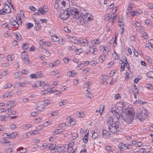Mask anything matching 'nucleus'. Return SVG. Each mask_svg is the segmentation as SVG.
I'll list each match as a JSON object with an SVG mask.
<instances>
[{
    "instance_id": "obj_1",
    "label": "nucleus",
    "mask_w": 153,
    "mask_h": 153,
    "mask_svg": "<svg viewBox=\"0 0 153 153\" xmlns=\"http://www.w3.org/2000/svg\"><path fill=\"white\" fill-rule=\"evenodd\" d=\"M112 111V113L118 120L121 119L122 120H123L128 124H130L133 122L135 115L134 111L133 110L128 109L126 111V112L124 114V116L123 114L119 115V114L115 110H114Z\"/></svg>"
},
{
    "instance_id": "obj_2",
    "label": "nucleus",
    "mask_w": 153,
    "mask_h": 153,
    "mask_svg": "<svg viewBox=\"0 0 153 153\" xmlns=\"http://www.w3.org/2000/svg\"><path fill=\"white\" fill-rule=\"evenodd\" d=\"M73 15V18L78 19L80 17L79 15V12L77 9L74 8H71L70 11L64 10V12L60 14V16L61 19L64 20L68 19L70 15V13Z\"/></svg>"
},
{
    "instance_id": "obj_3",
    "label": "nucleus",
    "mask_w": 153,
    "mask_h": 153,
    "mask_svg": "<svg viewBox=\"0 0 153 153\" xmlns=\"http://www.w3.org/2000/svg\"><path fill=\"white\" fill-rule=\"evenodd\" d=\"M137 112L136 117L140 121H143L146 118L148 114L145 109H140Z\"/></svg>"
},
{
    "instance_id": "obj_4",
    "label": "nucleus",
    "mask_w": 153,
    "mask_h": 153,
    "mask_svg": "<svg viewBox=\"0 0 153 153\" xmlns=\"http://www.w3.org/2000/svg\"><path fill=\"white\" fill-rule=\"evenodd\" d=\"M108 128L109 131L112 133H116L120 131V129L119 128V126L115 123H114V124L110 125Z\"/></svg>"
},
{
    "instance_id": "obj_5",
    "label": "nucleus",
    "mask_w": 153,
    "mask_h": 153,
    "mask_svg": "<svg viewBox=\"0 0 153 153\" xmlns=\"http://www.w3.org/2000/svg\"><path fill=\"white\" fill-rule=\"evenodd\" d=\"M38 11L41 14H44L48 11V9L47 6L45 5L42 8H40Z\"/></svg>"
},
{
    "instance_id": "obj_6",
    "label": "nucleus",
    "mask_w": 153,
    "mask_h": 153,
    "mask_svg": "<svg viewBox=\"0 0 153 153\" xmlns=\"http://www.w3.org/2000/svg\"><path fill=\"white\" fill-rule=\"evenodd\" d=\"M102 136L107 139H109L110 138V135L109 132L105 129H104L102 131Z\"/></svg>"
},
{
    "instance_id": "obj_7",
    "label": "nucleus",
    "mask_w": 153,
    "mask_h": 153,
    "mask_svg": "<svg viewBox=\"0 0 153 153\" xmlns=\"http://www.w3.org/2000/svg\"><path fill=\"white\" fill-rule=\"evenodd\" d=\"M10 23L11 25L14 26L15 28H17L19 27V24L13 19L10 20Z\"/></svg>"
},
{
    "instance_id": "obj_8",
    "label": "nucleus",
    "mask_w": 153,
    "mask_h": 153,
    "mask_svg": "<svg viewBox=\"0 0 153 153\" xmlns=\"http://www.w3.org/2000/svg\"><path fill=\"white\" fill-rule=\"evenodd\" d=\"M2 10L5 11V13H8L11 12V9L10 7L8 5L6 4L4 6V7L3 8Z\"/></svg>"
},
{
    "instance_id": "obj_9",
    "label": "nucleus",
    "mask_w": 153,
    "mask_h": 153,
    "mask_svg": "<svg viewBox=\"0 0 153 153\" xmlns=\"http://www.w3.org/2000/svg\"><path fill=\"white\" fill-rule=\"evenodd\" d=\"M45 105L40 103L37 104V110L39 111H42L45 108Z\"/></svg>"
},
{
    "instance_id": "obj_10",
    "label": "nucleus",
    "mask_w": 153,
    "mask_h": 153,
    "mask_svg": "<svg viewBox=\"0 0 153 153\" xmlns=\"http://www.w3.org/2000/svg\"><path fill=\"white\" fill-rule=\"evenodd\" d=\"M97 49H96V46L94 45L91 46L89 48V52L92 53L93 54H94V52L96 51Z\"/></svg>"
},
{
    "instance_id": "obj_11",
    "label": "nucleus",
    "mask_w": 153,
    "mask_h": 153,
    "mask_svg": "<svg viewBox=\"0 0 153 153\" xmlns=\"http://www.w3.org/2000/svg\"><path fill=\"white\" fill-rule=\"evenodd\" d=\"M131 90L134 93L136 94L138 93V89L137 86L135 85H134L132 86Z\"/></svg>"
},
{
    "instance_id": "obj_12",
    "label": "nucleus",
    "mask_w": 153,
    "mask_h": 153,
    "mask_svg": "<svg viewBox=\"0 0 153 153\" xmlns=\"http://www.w3.org/2000/svg\"><path fill=\"white\" fill-rule=\"evenodd\" d=\"M38 74H36V75L35 74H31L30 75V77L31 79H34L37 78L39 77H40L42 76V75L40 73L39 74L38 76Z\"/></svg>"
},
{
    "instance_id": "obj_13",
    "label": "nucleus",
    "mask_w": 153,
    "mask_h": 153,
    "mask_svg": "<svg viewBox=\"0 0 153 153\" xmlns=\"http://www.w3.org/2000/svg\"><path fill=\"white\" fill-rule=\"evenodd\" d=\"M33 20L34 21V22L35 23V27H36V30H38L40 29L41 27V26L40 25V24L39 23V22L36 20V19H33Z\"/></svg>"
},
{
    "instance_id": "obj_14",
    "label": "nucleus",
    "mask_w": 153,
    "mask_h": 153,
    "mask_svg": "<svg viewBox=\"0 0 153 153\" xmlns=\"http://www.w3.org/2000/svg\"><path fill=\"white\" fill-rule=\"evenodd\" d=\"M49 92L51 93H53L55 95H58L61 94V92L59 91H53V88H51L50 89Z\"/></svg>"
},
{
    "instance_id": "obj_15",
    "label": "nucleus",
    "mask_w": 153,
    "mask_h": 153,
    "mask_svg": "<svg viewBox=\"0 0 153 153\" xmlns=\"http://www.w3.org/2000/svg\"><path fill=\"white\" fill-rule=\"evenodd\" d=\"M67 145H68L67 149L69 150V151H68V152L71 153H74L75 152L76 148L74 150L73 147L72 146L69 147V145L68 144Z\"/></svg>"
},
{
    "instance_id": "obj_16",
    "label": "nucleus",
    "mask_w": 153,
    "mask_h": 153,
    "mask_svg": "<svg viewBox=\"0 0 153 153\" xmlns=\"http://www.w3.org/2000/svg\"><path fill=\"white\" fill-rule=\"evenodd\" d=\"M45 44V45L47 47L50 46L51 45V42H46L42 41H39V44L40 45V46L42 45H43Z\"/></svg>"
},
{
    "instance_id": "obj_17",
    "label": "nucleus",
    "mask_w": 153,
    "mask_h": 153,
    "mask_svg": "<svg viewBox=\"0 0 153 153\" xmlns=\"http://www.w3.org/2000/svg\"><path fill=\"white\" fill-rule=\"evenodd\" d=\"M14 103L12 101H10L7 102V105L10 107V108H12L14 106Z\"/></svg>"
},
{
    "instance_id": "obj_18",
    "label": "nucleus",
    "mask_w": 153,
    "mask_h": 153,
    "mask_svg": "<svg viewBox=\"0 0 153 153\" xmlns=\"http://www.w3.org/2000/svg\"><path fill=\"white\" fill-rule=\"evenodd\" d=\"M114 119L111 117H109L107 121V123L110 125L112 124H114V122H113Z\"/></svg>"
},
{
    "instance_id": "obj_19",
    "label": "nucleus",
    "mask_w": 153,
    "mask_h": 153,
    "mask_svg": "<svg viewBox=\"0 0 153 153\" xmlns=\"http://www.w3.org/2000/svg\"><path fill=\"white\" fill-rule=\"evenodd\" d=\"M147 103L146 102H143L141 100H136L135 102V103L137 104H139L140 105H142L145 103Z\"/></svg>"
},
{
    "instance_id": "obj_20",
    "label": "nucleus",
    "mask_w": 153,
    "mask_h": 153,
    "mask_svg": "<svg viewBox=\"0 0 153 153\" xmlns=\"http://www.w3.org/2000/svg\"><path fill=\"white\" fill-rule=\"evenodd\" d=\"M31 126L30 124H24L22 126V128L23 129H26L30 128Z\"/></svg>"
},
{
    "instance_id": "obj_21",
    "label": "nucleus",
    "mask_w": 153,
    "mask_h": 153,
    "mask_svg": "<svg viewBox=\"0 0 153 153\" xmlns=\"http://www.w3.org/2000/svg\"><path fill=\"white\" fill-rule=\"evenodd\" d=\"M133 6V4H130L128 5V7L127 10H128V12H127V13H130L131 11H132V8Z\"/></svg>"
},
{
    "instance_id": "obj_22",
    "label": "nucleus",
    "mask_w": 153,
    "mask_h": 153,
    "mask_svg": "<svg viewBox=\"0 0 153 153\" xmlns=\"http://www.w3.org/2000/svg\"><path fill=\"white\" fill-rule=\"evenodd\" d=\"M83 17V18H85L87 17V20L88 21H91L93 18V16L92 15H91L90 16L88 17L87 16L84 15V16H82Z\"/></svg>"
},
{
    "instance_id": "obj_23",
    "label": "nucleus",
    "mask_w": 153,
    "mask_h": 153,
    "mask_svg": "<svg viewBox=\"0 0 153 153\" xmlns=\"http://www.w3.org/2000/svg\"><path fill=\"white\" fill-rule=\"evenodd\" d=\"M11 96L10 93L9 92H5L3 96L4 98H6L8 97H10Z\"/></svg>"
},
{
    "instance_id": "obj_24",
    "label": "nucleus",
    "mask_w": 153,
    "mask_h": 153,
    "mask_svg": "<svg viewBox=\"0 0 153 153\" xmlns=\"http://www.w3.org/2000/svg\"><path fill=\"white\" fill-rule=\"evenodd\" d=\"M51 39L54 42H57L59 40V38L56 36H52Z\"/></svg>"
},
{
    "instance_id": "obj_25",
    "label": "nucleus",
    "mask_w": 153,
    "mask_h": 153,
    "mask_svg": "<svg viewBox=\"0 0 153 153\" xmlns=\"http://www.w3.org/2000/svg\"><path fill=\"white\" fill-rule=\"evenodd\" d=\"M70 40L71 42H74L75 43H76L78 42L77 40L76 39V38L75 37H70Z\"/></svg>"
},
{
    "instance_id": "obj_26",
    "label": "nucleus",
    "mask_w": 153,
    "mask_h": 153,
    "mask_svg": "<svg viewBox=\"0 0 153 153\" xmlns=\"http://www.w3.org/2000/svg\"><path fill=\"white\" fill-rule=\"evenodd\" d=\"M117 17L116 16H114L113 17L111 16L110 17V19L109 20V21H110V19H111V22L112 20V22L111 23L112 25H113L114 23V22L115 21Z\"/></svg>"
},
{
    "instance_id": "obj_27",
    "label": "nucleus",
    "mask_w": 153,
    "mask_h": 153,
    "mask_svg": "<svg viewBox=\"0 0 153 153\" xmlns=\"http://www.w3.org/2000/svg\"><path fill=\"white\" fill-rule=\"evenodd\" d=\"M26 25V28L27 29H30L33 26V25L30 23H27Z\"/></svg>"
},
{
    "instance_id": "obj_28",
    "label": "nucleus",
    "mask_w": 153,
    "mask_h": 153,
    "mask_svg": "<svg viewBox=\"0 0 153 153\" xmlns=\"http://www.w3.org/2000/svg\"><path fill=\"white\" fill-rule=\"evenodd\" d=\"M105 55L103 56L101 55L99 58V60L101 62H103L105 59Z\"/></svg>"
},
{
    "instance_id": "obj_29",
    "label": "nucleus",
    "mask_w": 153,
    "mask_h": 153,
    "mask_svg": "<svg viewBox=\"0 0 153 153\" xmlns=\"http://www.w3.org/2000/svg\"><path fill=\"white\" fill-rule=\"evenodd\" d=\"M71 135L73 137V140L76 139L78 137V135L76 133L73 132L71 133Z\"/></svg>"
},
{
    "instance_id": "obj_30",
    "label": "nucleus",
    "mask_w": 153,
    "mask_h": 153,
    "mask_svg": "<svg viewBox=\"0 0 153 153\" xmlns=\"http://www.w3.org/2000/svg\"><path fill=\"white\" fill-rule=\"evenodd\" d=\"M147 76L148 77L152 78H153V71H150L147 73Z\"/></svg>"
},
{
    "instance_id": "obj_31",
    "label": "nucleus",
    "mask_w": 153,
    "mask_h": 153,
    "mask_svg": "<svg viewBox=\"0 0 153 153\" xmlns=\"http://www.w3.org/2000/svg\"><path fill=\"white\" fill-rule=\"evenodd\" d=\"M1 142L3 143H8V145H7V146H9L11 144V142H5V140L3 139H2L1 140Z\"/></svg>"
},
{
    "instance_id": "obj_32",
    "label": "nucleus",
    "mask_w": 153,
    "mask_h": 153,
    "mask_svg": "<svg viewBox=\"0 0 153 153\" xmlns=\"http://www.w3.org/2000/svg\"><path fill=\"white\" fill-rule=\"evenodd\" d=\"M98 136V134L97 132H96L95 131H94L93 132L92 137L93 138L95 139L97 138Z\"/></svg>"
},
{
    "instance_id": "obj_33",
    "label": "nucleus",
    "mask_w": 153,
    "mask_h": 153,
    "mask_svg": "<svg viewBox=\"0 0 153 153\" xmlns=\"http://www.w3.org/2000/svg\"><path fill=\"white\" fill-rule=\"evenodd\" d=\"M103 53L104 55H107L109 53V50H107L105 47H103Z\"/></svg>"
},
{
    "instance_id": "obj_34",
    "label": "nucleus",
    "mask_w": 153,
    "mask_h": 153,
    "mask_svg": "<svg viewBox=\"0 0 153 153\" xmlns=\"http://www.w3.org/2000/svg\"><path fill=\"white\" fill-rule=\"evenodd\" d=\"M22 59H24V60H25V61L26 62H27L28 64L30 63L29 60L28 59V58H27V56H24L22 57Z\"/></svg>"
},
{
    "instance_id": "obj_35",
    "label": "nucleus",
    "mask_w": 153,
    "mask_h": 153,
    "mask_svg": "<svg viewBox=\"0 0 153 153\" xmlns=\"http://www.w3.org/2000/svg\"><path fill=\"white\" fill-rule=\"evenodd\" d=\"M60 3L62 5H63V7H65V5H66L65 1L63 0H59L58 4H60Z\"/></svg>"
},
{
    "instance_id": "obj_36",
    "label": "nucleus",
    "mask_w": 153,
    "mask_h": 153,
    "mask_svg": "<svg viewBox=\"0 0 153 153\" xmlns=\"http://www.w3.org/2000/svg\"><path fill=\"white\" fill-rule=\"evenodd\" d=\"M76 53L77 54L79 55L83 52V51L81 48H80V49H77L76 51Z\"/></svg>"
},
{
    "instance_id": "obj_37",
    "label": "nucleus",
    "mask_w": 153,
    "mask_h": 153,
    "mask_svg": "<svg viewBox=\"0 0 153 153\" xmlns=\"http://www.w3.org/2000/svg\"><path fill=\"white\" fill-rule=\"evenodd\" d=\"M11 138L13 139L16 138V136L17 135L16 132H13L10 134Z\"/></svg>"
},
{
    "instance_id": "obj_38",
    "label": "nucleus",
    "mask_w": 153,
    "mask_h": 153,
    "mask_svg": "<svg viewBox=\"0 0 153 153\" xmlns=\"http://www.w3.org/2000/svg\"><path fill=\"white\" fill-rule=\"evenodd\" d=\"M120 61L122 62L121 65V68L123 69V70H121V71H123L124 70L125 68V64L123 61L122 60H120Z\"/></svg>"
},
{
    "instance_id": "obj_39",
    "label": "nucleus",
    "mask_w": 153,
    "mask_h": 153,
    "mask_svg": "<svg viewBox=\"0 0 153 153\" xmlns=\"http://www.w3.org/2000/svg\"><path fill=\"white\" fill-rule=\"evenodd\" d=\"M146 88L150 89H153V86L151 84L148 83L146 85Z\"/></svg>"
},
{
    "instance_id": "obj_40",
    "label": "nucleus",
    "mask_w": 153,
    "mask_h": 153,
    "mask_svg": "<svg viewBox=\"0 0 153 153\" xmlns=\"http://www.w3.org/2000/svg\"><path fill=\"white\" fill-rule=\"evenodd\" d=\"M120 17H119L118 18V25L120 26H123L124 24V22L122 21L121 19H120Z\"/></svg>"
},
{
    "instance_id": "obj_41",
    "label": "nucleus",
    "mask_w": 153,
    "mask_h": 153,
    "mask_svg": "<svg viewBox=\"0 0 153 153\" xmlns=\"http://www.w3.org/2000/svg\"><path fill=\"white\" fill-rule=\"evenodd\" d=\"M7 59L8 61H10L13 60L12 55H9L7 56Z\"/></svg>"
},
{
    "instance_id": "obj_42",
    "label": "nucleus",
    "mask_w": 153,
    "mask_h": 153,
    "mask_svg": "<svg viewBox=\"0 0 153 153\" xmlns=\"http://www.w3.org/2000/svg\"><path fill=\"white\" fill-rule=\"evenodd\" d=\"M27 82H22V83H21V82H19V84H20V86L22 87H25L26 85H27Z\"/></svg>"
},
{
    "instance_id": "obj_43",
    "label": "nucleus",
    "mask_w": 153,
    "mask_h": 153,
    "mask_svg": "<svg viewBox=\"0 0 153 153\" xmlns=\"http://www.w3.org/2000/svg\"><path fill=\"white\" fill-rule=\"evenodd\" d=\"M88 137H85V136H84L83 138V141L85 143H88Z\"/></svg>"
},
{
    "instance_id": "obj_44",
    "label": "nucleus",
    "mask_w": 153,
    "mask_h": 153,
    "mask_svg": "<svg viewBox=\"0 0 153 153\" xmlns=\"http://www.w3.org/2000/svg\"><path fill=\"white\" fill-rule=\"evenodd\" d=\"M20 151L22 153H25L27 151V149H24L23 147H22L20 148Z\"/></svg>"
},
{
    "instance_id": "obj_45",
    "label": "nucleus",
    "mask_w": 153,
    "mask_h": 153,
    "mask_svg": "<svg viewBox=\"0 0 153 153\" xmlns=\"http://www.w3.org/2000/svg\"><path fill=\"white\" fill-rule=\"evenodd\" d=\"M145 149L144 148H142L139 149L137 151L139 153H142L145 152Z\"/></svg>"
},
{
    "instance_id": "obj_46",
    "label": "nucleus",
    "mask_w": 153,
    "mask_h": 153,
    "mask_svg": "<svg viewBox=\"0 0 153 153\" xmlns=\"http://www.w3.org/2000/svg\"><path fill=\"white\" fill-rule=\"evenodd\" d=\"M44 103L45 104V105L47 106L50 103V100H45L44 101Z\"/></svg>"
},
{
    "instance_id": "obj_47",
    "label": "nucleus",
    "mask_w": 153,
    "mask_h": 153,
    "mask_svg": "<svg viewBox=\"0 0 153 153\" xmlns=\"http://www.w3.org/2000/svg\"><path fill=\"white\" fill-rule=\"evenodd\" d=\"M97 64V62H96L94 61H92L91 62H89V63L92 66H95Z\"/></svg>"
},
{
    "instance_id": "obj_48",
    "label": "nucleus",
    "mask_w": 153,
    "mask_h": 153,
    "mask_svg": "<svg viewBox=\"0 0 153 153\" xmlns=\"http://www.w3.org/2000/svg\"><path fill=\"white\" fill-rule=\"evenodd\" d=\"M12 86V85L10 83L7 84L4 86V88L5 89L8 88H10Z\"/></svg>"
},
{
    "instance_id": "obj_49",
    "label": "nucleus",
    "mask_w": 153,
    "mask_h": 153,
    "mask_svg": "<svg viewBox=\"0 0 153 153\" xmlns=\"http://www.w3.org/2000/svg\"><path fill=\"white\" fill-rule=\"evenodd\" d=\"M77 49V48L74 45H72L69 48V50H74L76 51Z\"/></svg>"
},
{
    "instance_id": "obj_50",
    "label": "nucleus",
    "mask_w": 153,
    "mask_h": 153,
    "mask_svg": "<svg viewBox=\"0 0 153 153\" xmlns=\"http://www.w3.org/2000/svg\"><path fill=\"white\" fill-rule=\"evenodd\" d=\"M27 43H24L22 45V47L23 48V49L25 50H27Z\"/></svg>"
},
{
    "instance_id": "obj_51",
    "label": "nucleus",
    "mask_w": 153,
    "mask_h": 153,
    "mask_svg": "<svg viewBox=\"0 0 153 153\" xmlns=\"http://www.w3.org/2000/svg\"><path fill=\"white\" fill-rule=\"evenodd\" d=\"M55 145H54V144H51L49 147V149L52 150L55 149Z\"/></svg>"
},
{
    "instance_id": "obj_52",
    "label": "nucleus",
    "mask_w": 153,
    "mask_h": 153,
    "mask_svg": "<svg viewBox=\"0 0 153 153\" xmlns=\"http://www.w3.org/2000/svg\"><path fill=\"white\" fill-rule=\"evenodd\" d=\"M105 76H106L104 75H103L102 76L103 78V79H102V80L103 81V82L104 84H106L107 83V82L106 81V80L105 79V78H104V77H105Z\"/></svg>"
},
{
    "instance_id": "obj_53",
    "label": "nucleus",
    "mask_w": 153,
    "mask_h": 153,
    "mask_svg": "<svg viewBox=\"0 0 153 153\" xmlns=\"http://www.w3.org/2000/svg\"><path fill=\"white\" fill-rule=\"evenodd\" d=\"M114 58L116 59H118V54L116 52H114V53L113 54Z\"/></svg>"
},
{
    "instance_id": "obj_54",
    "label": "nucleus",
    "mask_w": 153,
    "mask_h": 153,
    "mask_svg": "<svg viewBox=\"0 0 153 153\" xmlns=\"http://www.w3.org/2000/svg\"><path fill=\"white\" fill-rule=\"evenodd\" d=\"M14 76L16 78H18L20 77V75L18 72H16L14 74Z\"/></svg>"
},
{
    "instance_id": "obj_55",
    "label": "nucleus",
    "mask_w": 153,
    "mask_h": 153,
    "mask_svg": "<svg viewBox=\"0 0 153 153\" xmlns=\"http://www.w3.org/2000/svg\"><path fill=\"white\" fill-rule=\"evenodd\" d=\"M98 39H94L92 41V42L94 44H99L100 42H98Z\"/></svg>"
},
{
    "instance_id": "obj_56",
    "label": "nucleus",
    "mask_w": 153,
    "mask_h": 153,
    "mask_svg": "<svg viewBox=\"0 0 153 153\" xmlns=\"http://www.w3.org/2000/svg\"><path fill=\"white\" fill-rule=\"evenodd\" d=\"M142 145V143L140 142H136V144L135 145V146L137 147H140Z\"/></svg>"
},
{
    "instance_id": "obj_57",
    "label": "nucleus",
    "mask_w": 153,
    "mask_h": 153,
    "mask_svg": "<svg viewBox=\"0 0 153 153\" xmlns=\"http://www.w3.org/2000/svg\"><path fill=\"white\" fill-rule=\"evenodd\" d=\"M128 144H124L123 143V149H125V150H126V149H128L127 148H128Z\"/></svg>"
},
{
    "instance_id": "obj_58",
    "label": "nucleus",
    "mask_w": 153,
    "mask_h": 153,
    "mask_svg": "<svg viewBox=\"0 0 153 153\" xmlns=\"http://www.w3.org/2000/svg\"><path fill=\"white\" fill-rule=\"evenodd\" d=\"M13 150L12 148H9L7 149L6 150V152L7 153H10L12 152H13Z\"/></svg>"
},
{
    "instance_id": "obj_59",
    "label": "nucleus",
    "mask_w": 153,
    "mask_h": 153,
    "mask_svg": "<svg viewBox=\"0 0 153 153\" xmlns=\"http://www.w3.org/2000/svg\"><path fill=\"white\" fill-rule=\"evenodd\" d=\"M28 71L26 69H23L21 71V73L23 74H27Z\"/></svg>"
},
{
    "instance_id": "obj_60",
    "label": "nucleus",
    "mask_w": 153,
    "mask_h": 153,
    "mask_svg": "<svg viewBox=\"0 0 153 153\" xmlns=\"http://www.w3.org/2000/svg\"><path fill=\"white\" fill-rule=\"evenodd\" d=\"M6 111V108H2L0 109V113H2V112H5Z\"/></svg>"
},
{
    "instance_id": "obj_61",
    "label": "nucleus",
    "mask_w": 153,
    "mask_h": 153,
    "mask_svg": "<svg viewBox=\"0 0 153 153\" xmlns=\"http://www.w3.org/2000/svg\"><path fill=\"white\" fill-rule=\"evenodd\" d=\"M68 75V76L70 77H73V74L72 71H70L67 73Z\"/></svg>"
},
{
    "instance_id": "obj_62",
    "label": "nucleus",
    "mask_w": 153,
    "mask_h": 153,
    "mask_svg": "<svg viewBox=\"0 0 153 153\" xmlns=\"http://www.w3.org/2000/svg\"><path fill=\"white\" fill-rule=\"evenodd\" d=\"M120 97L121 96L120 94H118L115 96L114 98L115 99L117 100L120 98Z\"/></svg>"
},
{
    "instance_id": "obj_63",
    "label": "nucleus",
    "mask_w": 153,
    "mask_h": 153,
    "mask_svg": "<svg viewBox=\"0 0 153 153\" xmlns=\"http://www.w3.org/2000/svg\"><path fill=\"white\" fill-rule=\"evenodd\" d=\"M50 123L49 122H48V121L46 122H45L43 124V126H48Z\"/></svg>"
},
{
    "instance_id": "obj_64",
    "label": "nucleus",
    "mask_w": 153,
    "mask_h": 153,
    "mask_svg": "<svg viewBox=\"0 0 153 153\" xmlns=\"http://www.w3.org/2000/svg\"><path fill=\"white\" fill-rule=\"evenodd\" d=\"M80 153H87L86 148H84L81 150L80 152Z\"/></svg>"
}]
</instances>
